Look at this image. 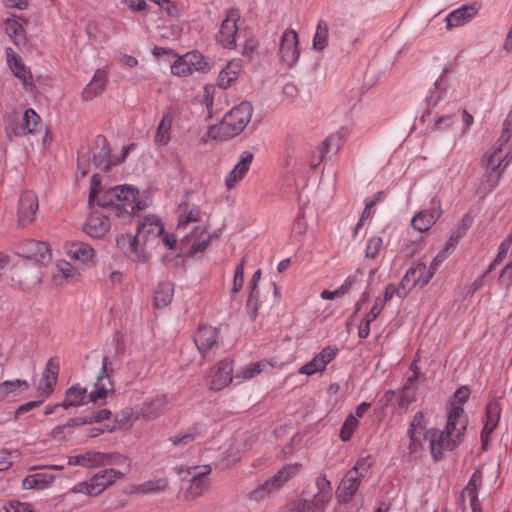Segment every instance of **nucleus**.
Wrapping results in <instances>:
<instances>
[{
    "mask_svg": "<svg viewBox=\"0 0 512 512\" xmlns=\"http://www.w3.org/2000/svg\"><path fill=\"white\" fill-rule=\"evenodd\" d=\"M110 228L109 217L98 210L90 213L84 225V231L93 238L103 237Z\"/></svg>",
    "mask_w": 512,
    "mask_h": 512,
    "instance_id": "nucleus-29",
    "label": "nucleus"
},
{
    "mask_svg": "<svg viewBox=\"0 0 512 512\" xmlns=\"http://www.w3.org/2000/svg\"><path fill=\"white\" fill-rule=\"evenodd\" d=\"M455 114L439 116L435 119L432 126L433 131L447 130L455 123Z\"/></svg>",
    "mask_w": 512,
    "mask_h": 512,
    "instance_id": "nucleus-62",
    "label": "nucleus"
},
{
    "mask_svg": "<svg viewBox=\"0 0 512 512\" xmlns=\"http://www.w3.org/2000/svg\"><path fill=\"white\" fill-rule=\"evenodd\" d=\"M253 107L249 102H241L231 109L223 120L210 128L209 135L214 139L225 140L239 135L250 122Z\"/></svg>",
    "mask_w": 512,
    "mask_h": 512,
    "instance_id": "nucleus-5",
    "label": "nucleus"
},
{
    "mask_svg": "<svg viewBox=\"0 0 512 512\" xmlns=\"http://www.w3.org/2000/svg\"><path fill=\"white\" fill-rule=\"evenodd\" d=\"M67 256L86 267H92L97 262V255L93 247L82 241H69L64 245Z\"/></svg>",
    "mask_w": 512,
    "mask_h": 512,
    "instance_id": "nucleus-17",
    "label": "nucleus"
},
{
    "mask_svg": "<svg viewBox=\"0 0 512 512\" xmlns=\"http://www.w3.org/2000/svg\"><path fill=\"white\" fill-rule=\"evenodd\" d=\"M445 93L446 86L444 85L442 77H440L435 81L434 87L429 90V93L425 98L427 106L431 108L437 107L444 98Z\"/></svg>",
    "mask_w": 512,
    "mask_h": 512,
    "instance_id": "nucleus-44",
    "label": "nucleus"
},
{
    "mask_svg": "<svg viewBox=\"0 0 512 512\" xmlns=\"http://www.w3.org/2000/svg\"><path fill=\"white\" fill-rule=\"evenodd\" d=\"M371 466V456H366L357 460L355 465L346 472L337 489L340 502L347 503L352 499Z\"/></svg>",
    "mask_w": 512,
    "mask_h": 512,
    "instance_id": "nucleus-6",
    "label": "nucleus"
},
{
    "mask_svg": "<svg viewBox=\"0 0 512 512\" xmlns=\"http://www.w3.org/2000/svg\"><path fill=\"white\" fill-rule=\"evenodd\" d=\"M232 380L233 362L222 360L211 369L209 387L211 390L220 391L228 386Z\"/></svg>",
    "mask_w": 512,
    "mask_h": 512,
    "instance_id": "nucleus-23",
    "label": "nucleus"
},
{
    "mask_svg": "<svg viewBox=\"0 0 512 512\" xmlns=\"http://www.w3.org/2000/svg\"><path fill=\"white\" fill-rule=\"evenodd\" d=\"M315 485L317 493L314 494L312 499H309L314 512H325L327 506L332 500V486L331 482L325 475H319L316 478Z\"/></svg>",
    "mask_w": 512,
    "mask_h": 512,
    "instance_id": "nucleus-26",
    "label": "nucleus"
},
{
    "mask_svg": "<svg viewBox=\"0 0 512 512\" xmlns=\"http://www.w3.org/2000/svg\"><path fill=\"white\" fill-rule=\"evenodd\" d=\"M298 43L299 39L296 31L289 29L283 33L279 47V55L281 60L289 67L295 66L299 60L300 49Z\"/></svg>",
    "mask_w": 512,
    "mask_h": 512,
    "instance_id": "nucleus-19",
    "label": "nucleus"
},
{
    "mask_svg": "<svg viewBox=\"0 0 512 512\" xmlns=\"http://www.w3.org/2000/svg\"><path fill=\"white\" fill-rule=\"evenodd\" d=\"M111 365L110 359L104 357L101 372L97 376L93 389L88 392L89 402L102 405L110 395L114 394V383L109 375V370L112 371Z\"/></svg>",
    "mask_w": 512,
    "mask_h": 512,
    "instance_id": "nucleus-10",
    "label": "nucleus"
},
{
    "mask_svg": "<svg viewBox=\"0 0 512 512\" xmlns=\"http://www.w3.org/2000/svg\"><path fill=\"white\" fill-rule=\"evenodd\" d=\"M56 267L66 280H78L80 277L77 269L65 260L58 261Z\"/></svg>",
    "mask_w": 512,
    "mask_h": 512,
    "instance_id": "nucleus-58",
    "label": "nucleus"
},
{
    "mask_svg": "<svg viewBox=\"0 0 512 512\" xmlns=\"http://www.w3.org/2000/svg\"><path fill=\"white\" fill-rule=\"evenodd\" d=\"M40 120V116L30 108L24 112L19 121H15L14 119L7 120L5 130L9 137L25 136L35 131Z\"/></svg>",
    "mask_w": 512,
    "mask_h": 512,
    "instance_id": "nucleus-14",
    "label": "nucleus"
},
{
    "mask_svg": "<svg viewBox=\"0 0 512 512\" xmlns=\"http://www.w3.org/2000/svg\"><path fill=\"white\" fill-rule=\"evenodd\" d=\"M167 484H168V481L165 478H161V479H157V480H150V481L142 483L138 487V491L143 494L155 493V492L164 490L166 488Z\"/></svg>",
    "mask_w": 512,
    "mask_h": 512,
    "instance_id": "nucleus-51",
    "label": "nucleus"
},
{
    "mask_svg": "<svg viewBox=\"0 0 512 512\" xmlns=\"http://www.w3.org/2000/svg\"><path fill=\"white\" fill-rule=\"evenodd\" d=\"M183 241L190 245L192 253L203 251L209 243V239L201 227H196L191 234L184 237Z\"/></svg>",
    "mask_w": 512,
    "mask_h": 512,
    "instance_id": "nucleus-41",
    "label": "nucleus"
},
{
    "mask_svg": "<svg viewBox=\"0 0 512 512\" xmlns=\"http://www.w3.org/2000/svg\"><path fill=\"white\" fill-rule=\"evenodd\" d=\"M253 154L249 151H243L240 154L239 162L236 164L233 170H231L225 178V186L228 190H231L244 179L249 171L250 165L253 161Z\"/></svg>",
    "mask_w": 512,
    "mask_h": 512,
    "instance_id": "nucleus-30",
    "label": "nucleus"
},
{
    "mask_svg": "<svg viewBox=\"0 0 512 512\" xmlns=\"http://www.w3.org/2000/svg\"><path fill=\"white\" fill-rule=\"evenodd\" d=\"M18 254L24 258L33 259L39 263H44L51 259V252L48 244L36 240H26L18 248Z\"/></svg>",
    "mask_w": 512,
    "mask_h": 512,
    "instance_id": "nucleus-27",
    "label": "nucleus"
},
{
    "mask_svg": "<svg viewBox=\"0 0 512 512\" xmlns=\"http://www.w3.org/2000/svg\"><path fill=\"white\" fill-rule=\"evenodd\" d=\"M471 224V218L465 216L460 224L451 232L450 237L446 243L445 250L453 248L458 241L466 234L469 226Z\"/></svg>",
    "mask_w": 512,
    "mask_h": 512,
    "instance_id": "nucleus-47",
    "label": "nucleus"
},
{
    "mask_svg": "<svg viewBox=\"0 0 512 512\" xmlns=\"http://www.w3.org/2000/svg\"><path fill=\"white\" fill-rule=\"evenodd\" d=\"M200 219V209L198 207H193L187 213L180 215L178 221V230L185 229L188 224L198 222Z\"/></svg>",
    "mask_w": 512,
    "mask_h": 512,
    "instance_id": "nucleus-55",
    "label": "nucleus"
},
{
    "mask_svg": "<svg viewBox=\"0 0 512 512\" xmlns=\"http://www.w3.org/2000/svg\"><path fill=\"white\" fill-rule=\"evenodd\" d=\"M125 472L115 469H104L93 475L88 481L77 483L72 489V493H81L87 496H98L118 478H122Z\"/></svg>",
    "mask_w": 512,
    "mask_h": 512,
    "instance_id": "nucleus-7",
    "label": "nucleus"
},
{
    "mask_svg": "<svg viewBox=\"0 0 512 512\" xmlns=\"http://www.w3.org/2000/svg\"><path fill=\"white\" fill-rule=\"evenodd\" d=\"M209 70L208 60L198 51L179 56L171 65V73L178 77H187L194 72L206 73Z\"/></svg>",
    "mask_w": 512,
    "mask_h": 512,
    "instance_id": "nucleus-9",
    "label": "nucleus"
},
{
    "mask_svg": "<svg viewBox=\"0 0 512 512\" xmlns=\"http://www.w3.org/2000/svg\"><path fill=\"white\" fill-rule=\"evenodd\" d=\"M511 134H512V108L508 112V114L503 122L502 133H501L498 141H501L502 144L509 143Z\"/></svg>",
    "mask_w": 512,
    "mask_h": 512,
    "instance_id": "nucleus-63",
    "label": "nucleus"
},
{
    "mask_svg": "<svg viewBox=\"0 0 512 512\" xmlns=\"http://www.w3.org/2000/svg\"><path fill=\"white\" fill-rule=\"evenodd\" d=\"M118 459L127 464L125 456L119 454H108L97 451H87L82 454L83 467L85 468H96L111 465Z\"/></svg>",
    "mask_w": 512,
    "mask_h": 512,
    "instance_id": "nucleus-32",
    "label": "nucleus"
},
{
    "mask_svg": "<svg viewBox=\"0 0 512 512\" xmlns=\"http://www.w3.org/2000/svg\"><path fill=\"white\" fill-rule=\"evenodd\" d=\"M59 361L57 358H50L45 366L42 377L38 384V394L43 399L52 394L59 375Z\"/></svg>",
    "mask_w": 512,
    "mask_h": 512,
    "instance_id": "nucleus-25",
    "label": "nucleus"
},
{
    "mask_svg": "<svg viewBox=\"0 0 512 512\" xmlns=\"http://www.w3.org/2000/svg\"><path fill=\"white\" fill-rule=\"evenodd\" d=\"M29 384L25 380L16 379L13 381H4L0 383V400H4L8 396H15L27 390Z\"/></svg>",
    "mask_w": 512,
    "mask_h": 512,
    "instance_id": "nucleus-42",
    "label": "nucleus"
},
{
    "mask_svg": "<svg viewBox=\"0 0 512 512\" xmlns=\"http://www.w3.org/2000/svg\"><path fill=\"white\" fill-rule=\"evenodd\" d=\"M358 419L353 414L348 415L345 422L343 423L340 431V438L343 441H348L353 436L354 431L358 427Z\"/></svg>",
    "mask_w": 512,
    "mask_h": 512,
    "instance_id": "nucleus-52",
    "label": "nucleus"
},
{
    "mask_svg": "<svg viewBox=\"0 0 512 512\" xmlns=\"http://www.w3.org/2000/svg\"><path fill=\"white\" fill-rule=\"evenodd\" d=\"M188 473L192 476L190 486L187 490V496L191 499L198 498L210 486V479L208 475L211 473L209 465L191 467Z\"/></svg>",
    "mask_w": 512,
    "mask_h": 512,
    "instance_id": "nucleus-22",
    "label": "nucleus"
},
{
    "mask_svg": "<svg viewBox=\"0 0 512 512\" xmlns=\"http://www.w3.org/2000/svg\"><path fill=\"white\" fill-rule=\"evenodd\" d=\"M107 83V76L105 71L96 70L91 81L84 87L81 97L83 101H91L101 95Z\"/></svg>",
    "mask_w": 512,
    "mask_h": 512,
    "instance_id": "nucleus-33",
    "label": "nucleus"
},
{
    "mask_svg": "<svg viewBox=\"0 0 512 512\" xmlns=\"http://www.w3.org/2000/svg\"><path fill=\"white\" fill-rule=\"evenodd\" d=\"M469 396L468 387L458 388L447 410L445 428L442 431L432 428L426 432L425 438L430 442L431 455L435 461L443 459L445 452L455 450L464 441L469 420L463 405Z\"/></svg>",
    "mask_w": 512,
    "mask_h": 512,
    "instance_id": "nucleus-1",
    "label": "nucleus"
},
{
    "mask_svg": "<svg viewBox=\"0 0 512 512\" xmlns=\"http://www.w3.org/2000/svg\"><path fill=\"white\" fill-rule=\"evenodd\" d=\"M328 43V25L320 20L317 24L316 32L313 38V47L316 50H323Z\"/></svg>",
    "mask_w": 512,
    "mask_h": 512,
    "instance_id": "nucleus-49",
    "label": "nucleus"
},
{
    "mask_svg": "<svg viewBox=\"0 0 512 512\" xmlns=\"http://www.w3.org/2000/svg\"><path fill=\"white\" fill-rule=\"evenodd\" d=\"M511 162L512 148L508 143L502 144L501 141H497L496 145L483 158L485 172L479 183L480 192L487 194L494 190Z\"/></svg>",
    "mask_w": 512,
    "mask_h": 512,
    "instance_id": "nucleus-4",
    "label": "nucleus"
},
{
    "mask_svg": "<svg viewBox=\"0 0 512 512\" xmlns=\"http://www.w3.org/2000/svg\"><path fill=\"white\" fill-rule=\"evenodd\" d=\"M164 226L155 216H147L138 226L136 234H123L116 239L118 248L133 262L146 263L152 250L159 245Z\"/></svg>",
    "mask_w": 512,
    "mask_h": 512,
    "instance_id": "nucleus-2",
    "label": "nucleus"
},
{
    "mask_svg": "<svg viewBox=\"0 0 512 512\" xmlns=\"http://www.w3.org/2000/svg\"><path fill=\"white\" fill-rule=\"evenodd\" d=\"M176 117V113L173 108L169 107L164 110L162 119L160 120L154 141L157 145L166 146L171 140L172 126Z\"/></svg>",
    "mask_w": 512,
    "mask_h": 512,
    "instance_id": "nucleus-31",
    "label": "nucleus"
},
{
    "mask_svg": "<svg viewBox=\"0 0 512 512\" xmlns=\"http://www.w3.org/2000/svg\"><path fill=\"white\" fill-rule=\"evenodd\" d=\"M7 61L8 64L13 71L14 75L21 79L26 80L28 76V71L26 70L24 64L22 63L21 58H19L12 49H7Z\"/></svg>",
    "mask_w": 512,
    "mask_h": 512,
    "instance_id": "nucleus-46",
    "label": "nucleus"
},
{
    "mask_svg": "<svg viewBox=\"0 0 512 512\" xmlns=\"http://www.w3.org/2000/svg\"><path fill=\"white\" fill-rule=\"evenodd\" d=\"M5 512H38L33 505L28 502L19 500H11L4 505Z\"/></svg>",
    "mask_w": 512,
    "mask_h": 512,
    "instance_id": "nucleus-59",
    "label": "nucleus"
},
{
    "mask_svg": "<svg viewBox=\"0 0 512 512\" xmlns=\"http://www.w3.org/2000/svg\"><path fill=\"white\" fill-rule=\"evenodd\" d=\"M383 247V240L381 237L374 236L370 238L366 245L365 255L367 258L374 259L378 256Z\"/></svg>",
    "mask_w": 512,
    "mask_h": 512,
    "instance_id": "nucleus-60",
    "label": "nucleus"
},
{
    "mask_svg": "<svg viewBox=\"0 0 512 512\" xmlns=\"http://www.w3.org/2000/svg\"><path fill=\"white\" fill-rule=\"evenodd\" d=\"M481 9V3L475 1L470 4H465L450 12L446 16V27L451 30L460 27L470 22Z\"/></svg>",
    "mask_w": 512,
    "mask_h": 512,
    "instance_id": "nucleus-24",
    "label": "nucleus"
},
{
    "mask_svg": "<svg viewBox=\"0 0 512 512\" xmlns=\"http://www.w3.org/2000/svg\"><path fill=\"white\" fill-rule=\"evenodd\" d=\"M4 29L6 34L14 41L15 44H19L24 41V29L17 19H6L4 22Z\"/></svg>",
    "mask_w": 512,
    "mask_h": 512,
    "instance_id": "nucleus-45",
    "label": "nucleus"
},
{
    "mask_svg": "<svg viewBox=\"0 0 512 512\" xmlns=\"http://www.w3.org/2000/svg\"><path fill=\"white\" fill-rule=\"evenodd\" d=\"M39 208V201L37 195L31 191L26 190L20 195L18 203V223L24 227L34 222L36 213Z\"/></svg>",
    "mask_w": 512,
    "mask_h": 512,
    "instance_id": "nucleus-20",
    "label": "nucleus"
},
{
    "mask_svg": "<svg viewBox=\"0 0 512 512\" xmlns=\"http://www.w3.org/2000/svg\"><path fill=\"white\" fill-rule=\"evenodd\" d=\"M244 266H245V258H243L240 263L236 266L234 277H233V283H232V289L231 294L235 295L237 294L243 287L244 284Z\"/></svg>",
    "mask_w": 512,
    "mask_h": 512,
    "instance_id": "nucleus-57",
    "label": "nucleus"
},
{
    "mask_svg": "<svg viewBox=\"0 0 512 512\" xmlns=\"http://www.w3.org/2000/svg\"><path fill=\"white\" fill-rule=\"evenodd\" d=\"M441 201L434 197L431 199L429 207L419 211L412 218V226L419 232L428 231L442 215Z\"/></svg>",
    "mask_w": 512,
    "mask_h": 512,
    "instance_id": "nucleus-15",
    "label": "nucleus"
},
{
    "mask_svg": "<svg viewBox=\"0 0 512 512\" xmlns=\"http://www.w3.org/2000/svg\"><path fill=\"white\" fill-rule=\"evenodd\" d=\"M342 132L330 134L319 147L320 158L323 159L328 153L336 154L342 143Z\"/></svg>",
    "mask_w": 512,
    "mask_h": 512,
    "instance_id": "nucleus-43",
    "label": "nucleus"
},
{
    "mask_svg": "<svg viewBox=\"0 0 512 512\" xmlns=\"http://www.w3.org/2000/svg\"><path fill=\"white\" fill-rule=\"evenodd\" d=\"M174 286L171 282L165 281L158 284L153 297L154 306L164 308L168 306L173 298Z\"/></svg>",
    "mask_w": 512,
    "mask_h": 512,
    "instance_id": "nucleus-39",
    "label": "nucleus"
},
{
    "mask_svg": "<svg viewBox=\"0 0 512 512\" xmlns=\"http://www.w3.org/2000/svg\"><path fill=\"white\" fill-rule=\"evenodd\" d=\"M433 277V271H429L426 264L419 262L411 266L401 280L402 288L409 294L416 286L423 287Z\"/></svg>",
    "mask_w": 512,
    "mask_h": 512,
    "instance_id": "nucleus-18",
    "label": "nucleus"
},
{
    "mask_svg": "<svg viewBox=\"0 0 512 512\" xmlns=\"http://www.w3.org/2000/svg\"><path fill=\"white\" fill-rule=\"evenodd\" d=\"M394 296H397L400 299H404L408 296L406 291L402 288L401 283H399L398 286L395 284H388L385 288L383 296H379L375 300H380L382 302V308H384L385 304Z\"/></svg>",
    "mask_w": 512,
    "mask_h": 512,
    "instance_id": "nucleus-50",
    "label": "nucleus"
},
{
    "mask_svg": "<svg viewBox=\"0 0 512 512\" xmlns=\"http://www.w3.org/2000/svg\"><path fill=\"white\" fill-rule=\"evenodd\" d=\"M498 281L506 289L512 286V261L502 269Z\"/></svg>",
    "mask_w": 512,
    "mask_h": 512,
    "instance_id": "nucleus-64",
    "label": "nucleus"
},
{
    "mask_svg": "<svg viewBox=\"0 0 512 512\" xmlns=\"http://www.w3.org/2000/svg\"><path fill=\"white\" fill-rule=\"evenodd\" d=\"M502 406L497 399L490 400L485 408V417L483 420V429L480 434L482 449L486 450L490 436L499 424Z\"/></svg>",
    "mask_w": 512,
    "mask_h": 512,
    "instance_id": "nucleus-16",
    "label": "nucleus"
},
{
    "mask_svg": "<svg viewBox=\"0 0 512 512\" xmlns=\"http://www.w3.org/2000/svg\"><path fill=\"white\" fill-rule=\"evenodd\" d=\"M89 201L101 207H112L117 216H131L147 207V203L139 199V191L130 185H118L103 190L99 174H93L90 181Z\"/></svg>",
    "mask_w": 512,
    "mask_h": 512,
    "instance_id": "nucleus-3",
    "label": "nucleus"
},
{
    "mask_svg": "<svg viewBox=\"0 0 512 512\" xmlns=\"http://www.w3.org/2000/svg\"><path fill=\"white\" fill-rule=\"evenodd\" d=\"M273 492H275V490L267 480L264 484L249 493V499L255 502H261Z\"/></svg>",
    "mask_w": 512,
    "mask_h": 512,
    "instance_id": "nucleus-53",
    "label": "nucleus"
},
{
    "mask_svg": "<svg viewBox=\"0 0 512 512\" xmlns=\"http://www.w3.org/2000/svg\"><path fill=\"white\" fill-rule=\"evenodd\" d=\"M194 342L203 358H211L220 349L219 331L215 327L202 325L194 335Z\"/></svg>",
    "mask_w": 512,
    "mask_h": 512,
    "instance_id": "nucleus-13",
    "label": "nucleus"
},
{
    "mask_svg": "<svg viewBox=\"0 0 512 512\" xmlns=\"http://www.w3.org/2000/svg\"><path fill=\"white\" fill-rule=\"evenodd\" d=\"M167 404L168 400L165 395H157L143 404L136 418L141 416L146 420L155 419L165 409Z\"/></svg>",
    "mask_w": 512,
    "mask_h": 512,
    "instance_id": "nucleus-35",
    "label": "nucleus"
},
{
    "mask_svg": "<svg viewBox=\"0 0 512 512\" xmlns=\"http://www.w3.org/2000/svg\"><path fill=\"white\" fill-rule=\"evenodd\" d=\"M426 425H427V413H425L423 411H419L414 415V417L410 423L408 432L424 434Z\"/></svg>",
    "mask_w": 512,
    "mask_h": 512,
    "instance_id": "nucleus-54",
    "label": "nucleus"
},
{
    "mask_svg": "<svg viewBox=\"0 0 512 512\" xmlns=\"http://www.w3.org/2000/svg\"><path fill=\"white\" fill-rule=\"evenodd\" d=\"M277 366V362L272 359H261L256 362H251L237 370L235 374L236 379L241 382L249 381L262 373H269Z\"/></svg>",
    "mask_w": 512,
    "mask_h": 512,
    "instance_id": "nucleus-28",
    "label": "nucleus"
},
{
    "mask_svg": "<svg viewBox=\"0 0 512 512\" xmlns=\"http://www.w3.org/2000/svg\"><path fill=\"white\" fill-rule=\"evenodd\" d=\"M197 438L195 429H189L184 432H179L173 436L170 440L174 446L184 447L192 443Z\"/></svg>",
    "mask_w": 512,
    "mask_h": 512,
    "instance_id": "nucleus-56",
    "label": "nucleus"
},
{
    "mask_svg": "<svg viewBox=\"0 0 512 512\" xmlns=\"http://www.w3.org/2000/svg\"><path fill=\"white\" fill-rule=\"evenodd\" d=\"M243 68L241 59H233L218 75V86L222 89L229 88L239 77Z\"/></svg>",
    "mask_w": 512,
    "mask_h": 512,
    "instance_id": "nucleus-34",
    "label": "nucleus"
},
{
    "mask_svg": "<svg viewBox=\"0 0 512 512\" xmlns=\"http://www.w3.org/2000/svg\"><path fill=\"white\" fill-rule=\"evenodd\" d=\"M240 22V11L236 8L229 9L216 34L217 43L225 49H234L237 45V39L245 33Z\"/></svg>",
    "mask_w": 512,
    "mask_h": 512,
    "instance_id": "nucleus-8",
    "label": "nucleus"
},
{
    "mask_svg": "<svg viewBox=\"0 0 512 512\" xmlns=\"http://www.w3.org/2000/svg\"><path fill=\"white\" fill-rule=\"evenodd\" d=\"M382 310V302L380 300H375L371 310L363 317L359 325L358 336L360 339H366L369 336L370 325L381 314Z\"/></svg>",
    "mask_w": 512,
    "mask_h": 512,
    "instance_id": "nucleus-40",
    "label": "nucleus"
},
{
    "mask_svg": "<svg viewBox=\"0 0 512 512\" xmlns=\"http://www.w3.org/2000/svg\"><path fill=\"white\" fill-rule=\"evenodd\" d=\"M89 402L88 391L80 385L71 386L65 394V398L61 403L62 408L78 407Z\"/></svg>",
    "mask_w": 512,
    "mask_h": 512,
    "instance_id": "nucleus-37",
    "label": "nucleus"
},
{
    "mask_svg": "<svg viewBox=\"0 0 512 512\" xmlns=\"http://www.w3.org/2000/svg\"><path fill=\"white\" fill-rule=\"evenodd\" d=\"M94 145L93 163L98 169L102 171H108L112 166L119 164L121 161H124L130 149L129 146H124L122 159H119L111 155L108 141L104 136L98 135L95 138Z\"/></svg>",
    "mask_w": 512,
    "mask_h": 512,
    "instance_id": "nucleus-11",
    "label": "nucleus"
},
{
    "mask_svg": "<svg viewBox=\"0 0 512 512\" xmlns=\"http://www.w3.org/2000/svg\"><path fill=\"white\" fill-rule=\"evenodd\" d=\"M55 480L51 473L42 472L26 476L22 481V488L25 490H44L50 487Z\"/></svg>",
    "mask_w": 512,
    "mask_h": 512,
    "instance_id": "nucleus-36",
    "label": "nucleus"
},
{
    "mask_svg": "<svg viewBox=\"0 0 512 512\" xmlns=\"http://www.w3.org/2000/svg\"><path fill=\"white\" fill-rule=\"evenodd\" d=\"M301 470V464L293 463L282 467L273 477L268 479L275 491L279 490L286 482L297 475Z\"/></svg>",
    "mask_w": 512,
    "mask_h": 512,
    "instance_id": "nucleus-38",
    "label": "nucleus"
},
{
    "mask_svg": "<svg viewBox=\"0 0 512 512\" xmlns=\"http://www.w3.org/2000/svg\"><path fill=\"white\" fill-rule=\"evenodd\" d=\"M511 244H512V233L509 234L507 236V238L500 244L497 256L494 259L493 263L489 266L488 271H491L496 265L500 264L504 260Z\"/></svg>",
    "mask_w": 512,
    "mask_h": 512,
    "instance_id": "nucleus-61",
    "label": "nucleus"
},
{
    "mask_svg": "<svg viewBox=\"0 0 512 512\" xmlns=\"http://www.w3.org/2000/svg\"><path fill=\"white\" fill-rule=\"evenodd\" d=\"M417 383L415 382V376H409L402 389L396 394L395 391L389 390L385 392L382 401H385V405L393 401L397 397V414H405L408 407L417 400Z\"/></svg>",
    "mask_w": 512,
    "mask_h": 512,
    "instance_id": "nucleus-12",
    "label": "nucleus"
},
{
    "mask_svg": "<svg viewBox=\"0 0 512 512\" xmlns=\"http://www.w3.org/2000/svg\"><path fill=\"white\" fill-rule=\"evenodd\" d=\"M338 352L339 350L336 346L324 347L310 362L300 367L298 373L307 376L322 373L327 365L336 358Z\"/></svg>",
    "mask_w": 512,
    "mask_h": 512,
    "instance_id": "nucleus-21",
    "label": "nucleus"
},
{
    "mask_svg": "<svg viewBox=\"0 0 512 512\" xmlns=\"http://www.w3.org/2000/svg\"><path fill=\"white\" fill-rule=\"evenodd\" d=\"M84 424H86V421H83L82 419H71L66 424L56 426L52 430L51 436L55 440H63L72 433L74 427Z\"/></svg>",
    "mask_w": 512,
    "mask_h": 512,
    "instance_id": "nucleus-48",
    "label": "nucleus"
}]
</instances>
